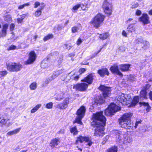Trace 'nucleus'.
<instances>
[{
	"instance_id": "f257e3e1",
	"label": "nucleus",
	"mask_w": 152,
	"mask_h": 152,
	"mask_svg": "<svg viewBox=\"0 0 152 152\" xmlns=\"http://www.w3.org/2000/svg\"><path fill=\"white\" fill-rule=\"evenodd\" d=\"M91 124L94 127H96L94 133L96 136H102L104 134V126L105 125L106 118L101 111L93 114L91 120Z\"/></svg>"
},
{
	"instance_id": "f03ea898",
	"label": "nucleus",
	"mask_w": 152,
	"mask_h": 152,
	"mask_svg": "<svg viewBox=\"0 0 152 152\" xmlns=\"http://www.w3.org/2000/svg\"><path fill=\"white\" fill-rule=\"evenodd\" d=\"M132 115L131 113H126L119 119V124L122 128L129 129H133L134 125L131 120Z\"/></svg>"
},
{
	"instance_id": "7ed1b4c3",
	"label": "nucleus",
	"mask_w": 152,
	"mask_h": 152,
	"mask_svg": "<svg viewBox=\"0 0 152 152\" xmlns=\"http://www.w3.org/2000/svg\"><path fill=\"white\" fill-rule=\"evenodd\" d=\"M104 16L100 13L97 15L90 22V24L92 26L98 28L100 24L103 23Z\"/></svg>"
},
{
	"instance_id": "20e7f679",
	"label": "nucleus",
	"mask_w": 152,
	"mask_h": 152,
	"mask_svg": "<svg viewBox=\"0 0 152 152\" xmlns=\"http://www.w3.org/2000/svg\"><path fill=\"white\" fill-rule=\"evenodd\" d=\"M120 110V107L113 103H111L108 108L105 110V115L107 116L114 115L115 113Z\"/></svg>"
},
{
	"instance_id": "39448f33",
	"label": "nucleus",
	"mask_w": 152,
	"mask_h": 152,
	"mask_svg": "<svg viewBox=\"0 0 152 152\" xmlns=\"http://www.w3.org/2000/svg\"><path fill=\"white\" fill-rule=\"evenodd\" d=\"M146 89L145 88L141 90L140 92V97L139 96H135L131 104V106H135L138 103L139 99L140 100H142L143 98L146 99L147 96V92H146Z\"/></svg>"
},
{
	"instance_id": "423d86ee",
	"label": "nucleus",
	"mask_w": 152,
	"mask_h": 152,
	"mask_svg": "<svg viewBox=\"0 0 152 152\" xmlns=\"http://www.w3.org/2000/svg\"><path fill=\"white\" fill-rule=\"evenodd\" d=\"M7 69L11 72H17L22 68V65L19 63H11L6 64Z\"/></svg>"
},
{
	"instance_id": "0eeeda50",
	"label": "nucleus",
	"mask_w": 152,
	"mask_h": 152,
	"mask_svg": "<svg viewBox=\"0 0 152 152\" xmlns=\"http://www.w3.org/2000/svg\"><path fill=\"white\" fill-rule=\"evenodd\" d=\"M85 111L86 108L83 106L81 107L78 110L77 112V116L76 118L74 123H77L81 125L82 124L81 119L84 117Z\"/></svg>"
},
{
	"instance_id": "6e6552de",
	"label": "nucleus",
	"mask_w": 152,
	"mask_h": 152,
	"mask_svg": "<svg viewBox=\"0 0 152 152\" xmlns=\"http://www.w3.org/2000/svg\"><path fill=\"white\" fill-rule=\"evenodd\" d=\"M102 7L105 13L109 15L111 14L112 5L110 2H108L107 0H105L103 2Z\"/></svg>"
},
{
	"instance_id": "1a4fd4ad",
	"label": "nucleus",
	"mask_w": 152,
	"mask_h": 152,
	"mask_svg": "<svg viewBox=\"0 0 152 152\" xmlns=\"http://www.w3.org/2000/svg\"><path fill=\"white\" fill-rule=\"evenodd\" d=\"M84 141L88 143L87 144L89 146H91L93 142L91 141V140L89 137L82 136H80L77 138V140L76 141L75 144H77L79 142L82 143Z\"/></svg>"
},
{
	"instance_id": "9d476101",
	"label": "nucleus",
	"mask_w": 152,
	"mask_h": 152,
	"mask_svg": "<svg viewBox=\"0 0 152 152\" xmlns=\"http://www.w3.org/2000/svg\"><path fill=\"white\" fill-rule=\"evenodd\" d=\"M99 89L103 91V96L104 98L109 96L111 91L110 87L105 86L104 85L100 86L99 87Z\"/></svg>"
},
{
	"instance_id": "9b49d317",
	"label": "nucleus",
	"mask_w": 152,
	"mask_h": 152,
	"mask_svg": "<svg viewBox=\"0 0 152 152\" xmlns=\"http://www.w3.org/2000/svg\"><path fill=\"white\" fill-rule=\"evenodd\" d=\"M127 95L121 93L117 96L116 98L117 100V103L118 104H121L123 105L125 104L127 101L126 97Z\"/></svg>"
},
{
	"instance_id": "f8f14e48",
	"label": "nucleus",
	"mask_w": 152,
	"mask_h": 152,
	"mask_svg": "<svg viewBox=\"0 0 152 152\" xmlns=\"http://www.w3.org/2000/svg\"><path fill=\"white\" fill-rule=\"evenodd\" d=\"M88 87V85L87 84L85 83H82L74 85L73 88L75 89L76 90L83 91H85Z\"/></svg>"
},
{
	"instance_id": "ddd939ff",
	"label": "nucleus",
	"mask_w": 152,
	"mask_h": 152,
	"mask_svg": "<svg viewBox=\"0 0 152 152\" xmlns=\"http://www.w3.org/2000/svg\"><path fill=\"white\" fill-rule=\"evenodd\" d=\"M110 70L112 72L115 73L121 77L123 76V74L119 70L118 65L117 63L114 64L113 66H111L110 67Z\"/></svg>"
},
{
	"instance_id": "4468645a",
	"label": "nucleus",
	"mask_w": 152,
	"mask_h": 152,
	"mask_svg": "<svg viewBox=\"0 0 152 152\" xmlns=\"http://www.w3.org/2000/svg\"><path fill=\"white\" fill-rule=\"evenodd\" d=\"M69 97L66 98L63 101V102L56 105V107L61 109H64L66 108L69 104Z\"/></svg>"
},
{
	"instance_id": "2eb2a0df",
	"label": "nucleus",
	"mask_w": 152,
	"mask_h": 152,
	"mask_svg": "<svg viewBox=\"0 0 152 152\" xmlns=\"http://www.w3.org/2000/svg\"><path fill=\"white\" fill-rule=\"evenodd\" d=\"M37 56L34 51H31L29 54V57L26 61V64H30L33 63L35 60Z\"/></svg>"
},
{
	"instance_id": "dca6fc26",
	"label": "nucleus",
	"mask_w": 152,
	"mask_h": 152,
	"mask_svg": "<svg viewBox=\"0 0 152 152\" xmlns=\"http://www.w3.org/2000/svg\"><path fill=\"white\" fill-rule=\"evenodd\" d=\"M139 20L142 22L144 24H147L150 23L149 18L146 13L143 14L139 18Z\"/></svg>"
},
{
	"instance_id": "f3484780",
	"label": "nucleus",
	"mask_w": 152,
	"mask_h": 152,
	"mask_svg": "<svg viewBox=\"0 0 152 152\" xmlns=\"http://www.w3.org/2000/svg\"><path fill=\"white\" fill-rule=\"evenodd\" d=\"M75 70L69 73L68 74V75L66 77V78L64 80V81H67L68 80H69L70 78H71V77H70L71 75L72 77V79L75 81H77L79 78V76L78 75H77L73 77V76L72 75H75Z\"/></svg>"
},
{
	"instance_id": "a211bd4d",
	"label": "nucleus",
	"mask_w": 152,
	"mask_h": 152,
	"mask_svg": "<svg viewBox=\"0 0 152 152\" xmlns=\"http://www.w3.org/2000/svg\"><path fill=\"white\" fill-rule=\"evenodd\" d=\"M69 91V89L66 88L62 90V92L58 95L57 97H55L56 100L58 101H61L63 98H64V95L66 93H67Z\"/></svg>"
},
{
	"instance_id": "6ab92c4d",
	"label": "nucleus",
	"mask_w": 152,
	"mask_h": 152,
	"mask_svg": "<svg viewBox=\"0 0 152 152\" xmlns=\"http://www.w3.org/2000/svg\"><path fill=\"white\" fill-rule=\"evenodd\" d=\"M93 76L92 74H90L82 81L88 83V84H91L93 82Z\"/></svg>"
},
{
	"instance_id": "aec40b11",
	"label": "nucleus",
	"mask_w": 152,
	"mask_h": 152,
	"mask_svg": "<svg viewBox=\"0 0 152 152\" xmlns=\"http://www.w3.org/2000/svg\"><path fill=\"white\" fill-rule=\"evenodd\" d=\"M98 73L99 75L100 76L102 77H104L105 75H109L108 70L106 68H103L98 70Z\"/></svg>"
},
{
	"instance_id": "412c9836",
	"label": "nucleus",
	"mask_w": 152,
	"mask_h": 152,
	"mask_svg": "<svg viewBox=\"0 0 152 152\" xmlns=\"http://www.w3.org/2000/svg\"><path fill=\"white\" fill-rule=\"evenodd\" d=\"M9 121L10 119H5L3 117H0V124H4L7 126H9L11 125Z\"/></svg>"
},
{
	"instance_id": "4be33fe9",
	"label": "nucleus",
	"mask_w": 152,
	"mask_h": 152,
	"mask_svg": "<svg viewBox=\"0 0 152 152\" xmlns=\"http://www.w3.org/2000/svg\"><path fill=\"white\" fill-rule=\"evenodd\" d=\"M8 27V24L5 23L3 25L2 28L1 30V36L2 37H4L7 34V31Z\"/></svg>"
},
{
	"instance_id": "5701e85b",
	"label": "nucleus",
	"mask_w": 152,
	"mask_h": 152,
	"mask_svg": "<svg viewBox=\"0 0 152 152\" xmlns=\"http://www.w3.org/2000/svg\"><path fill=\"white\" fill-rule=\"evenodd\" d=\"M21 129V128H19L14 130L10 131L7 133L6 136H11L16 134L20 131Z\"/></svg>"
},
{
	"instance_id": "b1692460",
	"label": "nucleus",
	"mask_w": 152,
	"mask_h": 152,
	"mask_svg": "<svg viewBox=\"0 0 152 152\" xmlns=\"http://www.w3.org/2000/svg\"><path fill=\"white\" fill-rule=\"evenodd\" d=\"M130 66V65L129 64H121L119 65L120 69L123 72L128 71Z\"/></svg>"
},
{
	"instance_id": "393cba45",
	"label": "nucleus",
	"mask_w": 152,
	"mask_h": 152,
	"mask_svg": "<svg viewBox=\"0 0 152 152\" xmlns=\"http://www.w3.org/2000/svg\"><path fill=\"white\" fill-rule=\"evenodd\" d=\"M45 7L44 3L41 4V6L34 13L35 16L36 17H38L41 15L42 13V10Z\"/></svg>"
},
{
	"instance_id": "a878e982",
	"label": "nucleus",
	"mask_w": 152,
	"mask_h": 152,
	"mask_svg": "<svg viewBox=\"0 0 152 152\" xmlns=\"http://www.w3.org/2000/svg\"><path fill=\"white\" fill-rule=\"evenodd\" d=\"M60 142L59 139L57 138H55L54 139L52 140L50 143V145L53 148L56 146L58 145Z\"/></svg>"
},
{
	"instance_id": "bb28decb",
	"label": "nucleus",
	"mask_w": 152,
	"mask_h": 152,
	"mask_svg": "<svg viewBox=\"0 0 152 152\" xmlns=\"http://www.w3.org/2000/svg\"><path fill=\"white\" fill-rule=\"evenodd\" d=\"M139 104L141 106H143L146 107L145 108H146V110L147 112H148L150 111L151 107L149 106L148 103L140 102Z\"/></svg>"
},
{
	"instance_id": "cd10ccee",
	"label": "nucleus",
	"mask_w": 152,
	"mask_h": 152,
	"mask_svg": "<svg viewBox=\"0 0 152 152\" xmlns=\"http://www.w3.org/2000/svg\"><path fill=\"white\" fill-rule=\"evenodd\" d=\"M135 31V27L133 24H130L127 28V31L128 33H130Z\"/></svg>"
},
{
	"instance_id": "c85d7f7f",
	"label": "nucleus",
	"mask_w": 152,
	"mask_h": 152,
	"mask_svg": "<svg viewBox=\"0 0 152 152\" xmlns=\"http://www.w3.org/2000/svg\"><path fill=\"white\" fill-rule=\"evenodd\" d=\"M104 101L103 98L102 96H98L97 97L96 100L95 101V102L97 104H102L104 102Z\"/></svg>"
},
{
	"instance_id": "c756f323",
	"label": "nucleus",
	"mask_w": 152,
	"mask_h": 152,
	"mask_svg": "<svg viewBox=\"0 0 152 152\" xmlns=\"http://www.w3.org/2000/svg\"><path fill=\"white\" fill-rule=\"evenodd\" d=\"M48 66V61L47 60H44L42 62L41 64V67L45 69Z\"/></svg>"
},
{
	"instance_id": "7c9ffc66",
	"label": "nucleus",
	"mask_w": 152,
	"mask_h": 152,
	"mask_svg": "<svg viewBox=\"0 0 152 152\" xmlns=\"http://www.w3.org/2000/svg\"><path fill=\"white\" fill-rule=\"evenodd\" d=\"M142 44L143 45L142 47V50H145L147 49L149 46V44L148 42L147 41H144Z\"/></svg>"
},
{
	"instance_id": "2f4dec72",
	"label": "nucleus",
	"mask_w": 152,
	"mask_h": 152,
	"mask_svg": "<svg viewBox=\"0 0 152 152\" xmlns=\"http://www.w3.org/2000/svg\"><path fill=\"white\" fill-rule=\"evenodd\" d=\"M109 36V35L108 33H104L102 34H100L99 36V38L100 39L104 40L107 39Z\"/></svg>"
},
{
	"instance_id": "473e14b6",
	"label": "nucleus",
	"mask_w": 152,
	"mask_h": 152,
	"mask_svg": "<svg viewBox=\"0 0 152 152\" xmlns=\"http://www.w3.org/2000/svg\"><path fill=\"white\" fill-rule=\"evenodd\" d=\"M118 148L116 146H113L107 149V152H117Z\"/></svg>"
},
{
	"instance_id": "72a5a7b5",
	"label": "nucleus",
	"mask_w": 152,
	"mask_h": 152,
	"mask_svg": "<svg viewBox=\"0 0 152 152\" xmlns=\"http://www.w3.org/2000/svg\"><path fill=\"white\" fill-rule=\"evenodd\" d=\"M4 20L7 22H11L12 21V18L10 15H8L4 17Z\"/></svg>"
},
{
	"instance_id": "f704fd0d",
	"label": "nucleus",
	"mask_w": 152,
	"mask_h": 152,
	"mask_svg": "<svg viewBox=\"0 0 152 152\" xmlns=\"http://www.w3.org/2000/svg\"><path fill=\"white\" fill-rule=\"evenodd\" d=\"M41 106V104H38L35 107H34L31 110V113H33L37 111L38 109Z\"/></svg>"
},
{
	"instance_id": "c9c22d12",
	"label": "nucleus",
	"mask_w": 152,
	"mask_h": 152,
	"mask_svg": "<svg viewBox=\"0 0 152 152\" xmlns=\"http://www.w3.org/2000/svg\"><path fill=\"white\" fill-rule=\"evenodd\" d=\"M70 132L72 133H73L74 135H76L78 133V131L77 130L76 126L73 127L70 129Z\"/></svg>"
},
{
	"instance_id": "e433bc0d",
	"label": "nucleus",
	"mask_w": 152,
	"mask_h": 152,
	"mask_svg": "<svg viewBox=\"0 0 152 152\" xmlns=\"http://www.w3.org/2000/svg\"><path fill=\"white\" fill-rule=\"evenodd\" d=\"M53 35L52 34H49L45 36L43 38V40L44 41H46L48 39L53 38Z\"/></svg>"
},
{
	"instance_id": "4c0bfd02",
	"label": "nucleus",
	"mask_w": 152,
	"mask_h": 152,
	"mask_svg": "<svg viewBox=\"0 0 152 152\" xmlns=\"http://www.w3.org/2000/svg\"><path fill=\"white\" fill-rule=\"evenodd\" d=\"M144 41L142 37H139L136 39L135 41V43L137 44L140 43H142Z\"/></svg>"
},
{
	"instance_id": "58836bf2",
	"label": "nucleus",
	"mask_w": 152,
	"mask_h": 152,
	"mask_svg": "<svg viewBox=\"0 0 152 152\" xmlns=\"http://www.w3.org/2000/svg\"><path fill=\"white\" fill-rule=\"evenodd\" d=\"M37 87V83L36 82H33L31 84L30 86V88L31 89L34 90Z\"/></svg>"
},
{
	"instance_id": "ea45409f",
	"label": "nucleus",
	"mask_w": 152,
	"mask_h": 152,
	"mask_svg": "<svg viewBox=\"0 0 152 152\" xmlns=\"http://www.w3.org/2000/svg\"><path fill=\"white\" fill-rule=\"evenodd\" d=\"M7 71L5 70L0 72V78H3V77L7 74Z\"/></svg>"
},
{
	"instance_id": "a19ab883",
	"label": "nucleus",
	"mask_w": 152,
	"mask_h": 152,
	"mask_svg": "<svg viewBox=\"0 0 152 152\" xmlns=\"http://www.w3.org/2000/svg\"><path fill=\"white\" fill-rule=\"evenodd\" d=\"M64 72V69H61L56 71L54 72V73L56 75V76L57 77L59 75L62 73Z\"/></svg>"
},
{
	"instance_id": "79ce46f5",
	"label": "nucleus",
	"mask_w": 152,
	"mask_h": 152,
	"mask_svg": "<svg viewBox=\"0 0 152 152\" xmlns=\"http://www.w3.org/2000/svg\"><path fill=\"white\" fill-rule=\"evenodd\" d=\"M30 3H25L23 5H20L18 7V8L19 10H21L24 7L26 6H28L29 5Z\"/></svg>"
},
{
	"instance_id": "37998d69",
	"label": "nucleus",
	"mask_w": 152,
	"mask_h": 152,
	"mask_svg": "<svg viewBox=\"0 0 152 152\" xmlns=\"http://www.w3.org/2000/svg\"><path fill=\"white\" fill-rule=\"evenodd\" d=\"M139 6V4L137 2H134L132 4L131 8L132 9H135L137 7Z\"/></svg>"
},
{
	"instance_id": "c03bdc74",
	"label": "nucleus",
	"mask_w": 152,
	"mask_h": 152,
	"mask_svg": "<svg viewBox=\"0 0 152 152\" xmlns=\"http://www.w3.org/2000/svg\"><path fill=\"white\" fill-rule=\"evenodd\" d=\"M81 6V4H78L74 6L72 8V10H77L78 8Z\"/></svg>"
},
{
	"instance_id": "a18cd8bd",
	"label": "nucleus",
	"mask_w": 152,
	"mask_h": 152,
	"mask_svg": "<svg viewBox=\"0 0 152 152\" xmlns=\"http://www.w3.org/2000/svg\"><path fill=\"white\" fill-rule=\"evenodd\" d=\"M16 48V47L15 46L13 45H11L7 48V50H14Z\"/></svg>"
},
{
	"instance_id": "49530a36",
	"label": "nucleus",
	"mask_w": 152,
	"mask_h": 152,
	"mask_svg": "<svg viewBox=\"0 0 152 152\" xmlns=\"http://www.w3.org/2000/svg\"><path fill=\"white\" fill-rule=\"evenodd\" d=\"M78 30V27L77 26H74L72 28V33L76 32Z\"/></svg>"
},
{
	"instance_id": "de8ad7c7",
	"label": "nucleus",
	"mask_w": 152,
	"mask_h": 152,
	"mask_svg": "<svg viewBox=\"0 0 152 152\" xmlns=\"http://www.w3.org/2000/svg\"><path fill=\"white\" fill-rule=\"evenodd\" d=\"M53 104L52 102H50L47 104L46 106V107L47 108L50 109L52 108Z\"/></svg>"
},
{
	"instance_id": "09e8293b",
	"label": "nucleus",
	"mask_w": 152,
	"mask_h": 152,
	"mask_svg": "<svg viewBox=\"0 0 152 152\" xmlns=\"http://www.w3.org/2000/svg\"><path fill=\"white\" fill-rule=\"evenodd\" d=\"M63 58L62 56H60L58 58V60H57L58 64L59 65L62 62Z\"/></svg>"
},
{
	"instance_id": "8fccbe9b",
	"label": "nucleus",
	"mask_w": 152,
	"mask_h": 152,
	"mask_svg": "<svg viewBox=\"0 0 152 152\" xmlns=\"http://www.w3.org/2000/svg\"><path fill=\"white\" fill-rule=\"evenodd\" d=\"M51 55L52 56L56 57L58 56V52H53L51 53Z\"/></svg>"
},
{
	"instance_id": "3c124183",
	"label": "nucleus",
	"mask_w": 152,
	"mask_h": 152,
	"mask_svg": "<svg viewBox=\"0 0 152 152\" xmlns=\"http://www.w3.org/2000/svg\"><path fill=\"white\" fill-rule=\"evenodd\" d=\"M106 44H104L102 46V48H101L100 50L97 52H96V53H94V55H93V56H94V57H95V56H96L97 54H98L99 53L101 50H102V49L104 47V46H105L106 45Z\"/></svg>"
},
{
	"instance_id": "603ef678",
	"label": "nucleus",
	"mask_w": 152,
	"mask_h": 152,
	"mask_svg": "<svg viewBox=\"0 0 152 152\" xmlns=\"http://www.w3.org/2000/svg\"><path fill=\"white\" fill-rule=\"evenodd\" d=\"M141 122L142 121L141 120H140V121H136L135 124V126H134L135 129L137 128V126L139 125V124H141Z\"/></svg>"
},
{
	"instance_id": "864d4df0",
	"label": "nucleus",
	"mask_w": 152,
	"mask_h": 152,
	"mask_svg": "<svg viewBox=\"0 0 152 152\" xmlns=\"http://www.w3.org/2000/svg\"><path fill=\"white\" fill-rule=\"evenodd\" d=\"M49 77L51 79L50 80H54L55 78L57 77L56 76V75L54 73Z\"/></svg>"
},
{
	"instance_id": "5fc2aeb1",
	"label": "nucleus",
	"mask_w": 152,
	"mask_h": 152,
	"mask_svg": "<svg viewBox=\"0 0 152 152\" xmlns=\"http://www.w3.org/2000/svg\"><path fill=\"white\" fill-rule=\"evenodd\" d=\"M126 140L127 142L129 143H131L132 142V138L131 137H127Z\"/></svg>"
},
{
	"instance_id": "6e6d98bb",
	"label": "nucleus",
	"mask_w": 152,
	"mask_h": 152,
	"mask_svg": "<svg viewBox=\"0 0 152 152\" xmlns=\"http://www.w3.org/2000/svg\"><path fill=\"white\" fill-rule=\"evenodd\" d=\"M15 27V25L13 23L11 24L10 25V29L11 31H13Z\"/></svg>"
},
{
	"instance_id": "4d7b16f0",
	"label": "nucleus",
	"mask_w": 152,
	"mask_h": 152,
	"mask_svg": "<svg viewBox=\"0 0 152 152\" xmlns=\"http://www.w3.org/2000/svg\"><path fill=\"white\" fill-rule=\"evenodd\" d=\"M28 13L23 14L20 16V18L23 20L26 17L28 16Z\"/></svg>"
},
{
	"instance_id": "13d9d810",
	"label": "nucleus",
	"mask_w": 152,
	"mask_h": 152,
	"mask_svg": "<svg viewBox=\"0 0 152 152\" xmlns=\"http://www.w3.org/2000/svg\"><path fill=\"white\" fill-rule=\"evenodd\" d=\"M86 71V69H85L84 68H81L79 70V72L80 73L82 74L83 73H84Z\"/></svg>"
},
{
	"instance_id": "bf43d9fd",
	"label": "nucleus",
	"mask_w": 152,
	"mask_h": 152,
	"mask_svg": "<svg viewBox=\"0 0 152 152\" xmlns=\"http://www.w3.org/2000/svg\"><path fill=\"white\" fill-rule=\"evenodd\" d=\"M40 5V3L39 2L37 1L34 4V7L35 8H36L38 6H39Z\"/></svg>"
},
{
	"instance_id": "052dcab7",
	"label": "nucleus",
	"mask_w": 152,
	"mask_h": 152,
	"mask_svg": "<svg viewBox=\"0 0 152 152\" xmlns=\"http://www.w3.org/2000/svg\"><path fill=\"white\" fill-rule=\"evenodd\" d=\"M64 45L65 46V48L66 49L69 50L71 48V46L67 44H65Z\"/></svg>"
},
{
	"instance_id": "680f3d73",
	"label": "nucleus",
	"mask_w": 152,
	"mask_h": 152,
	"mask_svg": "<svg viewBox=\"0 0 152 152\" xmlns=\"http://www.w3.org/2000/svg\"><path fill=\"white\" fill-rule=\"evenodd\" d=\"M141 14V11L139 10H137L136 12V14L138 16L140 15Z\"/></svg>"
},
{
	"instance_id": "e2e57ef3",
	"label": "nucleus",
	"mask_w": 152,
	"mask_h": 152,
	"mask_svg": "<svg viewBox=\"0 0 152 152\" xmlns=\"http://www.w3.org/2000/svg\"><path fill=\"white\" fill-rule=\"evenodd\" d=\"M51 79L49 77L45 81V82L46 83V84H48L50 81H51L52 80H50Z\"/></svg>"
},
{
	"instance_id": "0e129e2a",
	"label": "nucleus",
	"mask_w": 152,
	"mask_h": 152,
	"mask_svg": "<svg viewBox=\"0 0 152 152\" xmlns=\"http://www.w3.org/2000/svg\"><path fill=\"white\" fill-rule=\"evenodd\" d=\"M82 42V40H81V39L80 38H79L78 39V40H77V45H80V44H81V43Z\"/></svg>"
},
{
	"instance_id": "69168bd1",
	"label": "nucleus",
	"mask_w": 152,
	"mask_h": 152,
	"mask_svg": "<svg viewBox=\"0 0 152 152\" xmlns=\"http://www.w3.org/2000/svg\"><path fill=\"white\" fill-rule=\"evenodd\" d=\"M148 94L150 99L152 101V91L150 92Z\"/></svg>"
},
{
	"instance_id": "338daca9",
	"label": "nucleus",
	"mask_w": 152,
	"mask_h": 152,
	"mask_svg": "<svg viewBox=\"0 0 152 152\" xmlns=\"http://www.w3.org/2000/svg\"><path fill=\"white\" fill-rule=\"evenodd\" d=\"M65 130L64 129H61L58 132V134H63L64 133Z\"/></svg>"
},
{
	"instance_id": "774afa93",
	"label": "nucleus",
	"mask_w": 152,
	"mask_h": 152,
	"mask_svg": "<svg viewBox=\"0 0 152 152\" xmlns=\"http://www.w3.org/2000/svg\"><path fill=\"white\" fill-rule=\"evenodd\" d=\"M17 21L18 23H21V22H22L23 19H21L20 17L18 18L17 19Z\"/></svg>"
}]
</instances>
